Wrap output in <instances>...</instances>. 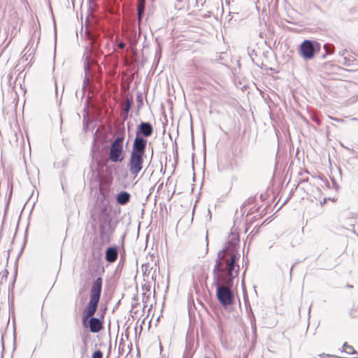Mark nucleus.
I'll return each mask as SVG.
<instances>
[{"mask_svg": "<svg viewBox=\"0 0 358 358\" xmlns=\"http://www.w3.org/2000/svg\"><path fill=\"white\" fill-rule=\"evenodd\" d=\"M152 132L153 128L150 123L141 122L138 127L136 137H137V136H138L140 138H143L142 136L148 137L152 135Z\"/></svg>", "mask_w": 358, "mask_h": 358, "instance_id": "423d86ee", "label": "nucleus"}, {"mask_svg": "<svg viewBox=\"0 0 358 358\" xmlns=\"http://www.w3.org/2000/svg\"><path fill=\"white\" fill-rule=\"evenodd\" d=\"M218 258L213 269V272L217 274L219 283L221 284L217 287L216 296L222 306L227 307L233 304L234 301V294L229 287L232 286L233 279L238 275V257L227 249L220 251Z\"/></svg>", "mask_w": 358, "mask_h": 358, "instance_id": "f257e3e1", "label": "nucleus"}, {"mask_svg": "<svg viewBox=\"0 0 358 358\" xmlns=\"http://www.w3.org/2000/svg\"><path fill=\"white\" fill-rule=\"evenodd\" d=\"M117 250L115 248H108L106 251V260L108 262H114L117 259Z\"/></svg>", "mask_w": 358, "mask_h": 358, "instance_id": "0eeeda50", "label": "nucleus"}, {"mask_svg": "<svg viewBox=\"0 0 358 358\" xmlns=\"http://www.w3.org/2000/svg\"><path fill=\"white\" fill-rule=\"evenodd\" d=\"M102 290V278H98L92 284L90 292V301L85 308L82 315L83 323L87 327L89 322L90 329L92 333H98L103 329V322L96 317H93L97 310Z\"/></svg>", "mask_w": 358, "mask_h": 358, "instance_id": "f03ea898", "label": "nucleus"}, {"mask_svg": "<svg viewBox=\"0 0 358 358\" xmlns=\"http://www.w3.org/2000/svg\"><path fill=\"white\" fill-rule=\"evenodd\" d=\"M124 137H117L110 145L109 159L113 162H122L124 159Z\"/></svg>", "mask_w": 358, "mask_h": 358, "instance_id": "20e7f679", "label": "nucleus"}, {"mask_svg": "<svg viewBox=\"0 0 358 358\" xmlns=\"http://www.w3.org/2000/svg\"><path fill=\"white\" fill-rule=\"evenodd\" d=\"M343 350L349 355H352L355 352V350H354L353 347L348 345L346 343H344L343 345Z\"/></svg>", "mask_w": 358, "mask_h": 358, "instance_id": "9b49d317", "label": "nucleus"}, {"mask_svg": "<svg viewBox=\"0 0 358 358\" xmlns=\"http://www.w3.org/2000/svg\"><path fill=\"white\" fill-rule=\"evenodd\" d=\"M130 194L127 192H122L117 196V201L120 205H125L130 200Z\"/></svg>", "mask_w": 358, "mask_h": 358, "instance_id": "6e6552de", "label": "nucleus"}, {"mask_svg": "<svg viewBox=\"0 0 358 358\" xmlns=\"http://www.w3.org/2000/svg\"><path fill=\"white\" fill-rule=\"evenodd\" d=\"M146 146V139L138 136L135 137L127 164L129 173L134 178H136L143 169Z\"/></svg>", "mask_w": 358, "mask_h": 358, "instance_id": "7ed1b4c3", "label": "nucleus"}, {"mask_svg": "<svg viewBox=\"0 0 358 358\" xmlns=\"http://www.w3.org/2000/svg\"><path fill=\"white\" fill-rule=\"evenodd\" d=\"M299 52L303 59H312L315 55V49L312 42L308 40L304 41L300 45Z\"/></svg>", "mask_w": 358, "mask_h": 358, "instance_id": "39448f33", "label": "nucleus"}, {"mask_svg": "<svg viewBox=\"0 0 358 358\" xmlns=\"http://www.w3.org/2000/svg\"><path fill=\"white\" fill-rule=\"evenodd\" d=\"M103 357V353L101 350H96L95 351L92 355V358H102Z\"/></svg>", "mask_w": 358, "mask_h": 358, "instance_id": "f8f14e48", "label": "nucleus"}, {"mask_svg": "<svg viewBox=\"0 0 358 358\" xmlns=\"http://www.w3.org/2000/svg\"><path fill=\"white\" fill-rule=\"evenodd\" d=\"M328 47H329V45H324V49H326V50H327V52H328L329 54H331V53L333 52V51H331H331H329V50H328V49H327V48H328Z\"/></svg>", "mask_w": 358, "mask_h": 358, "instance_id": "2eb2a0df", "label": "nucleus"}, {"mask_svg": "<svg viewBox=\"0 0 358 358\" xmlns=\"http://www.w3.org/2000/svg\"><path fill=\"white\" fill-rule=\"evenodd\" d=\"M145 0H138V15L139 20L141 19L145 10Z\"/></svg>", "mask_w": 358, "mask_h": 358, "instance_id": "1a4fd4ad", "label": "nucleus"}, {"mask_svg": "<svg viewBox=\"0 0 358 358\" xmlns=\"http://www.w3.org/2000/svg\"><path fill=\"white\" fill-rule=\"evenodd\" d=\"M118 47H119L120 49H123V48H124V47H125V44H124V43H120L118 44Z\"/></svg>", "mask_w": 358, "mask_h": 358, "instance_id": "4468645a", "label": "nucleus"}, {"mask_svg": "<svg viewBox=\"0 0 358 358\" xmlns=\"http://www.w3.org/2000/svg\"><path fill=\"white\" fill-rule=\"evenodd\" d=\"M99 234H100V238L101 239H102L103 241H109V236L108 235L107 232L105 230V227L103 226H101L100 227V229H99Z\"/></svg>", "mask_w": 358, "mask_h": 358, "instance_id": "9d476101", "label": "nucleus"}, {"mask_svg": "<svg viewBox=\"0 0 358 358\" xmlns=\"http://www.w3.org/2000/svg\"><path fill=\"white\" fill-rule=\"evenodd\" d=\"M130 107H131V104H130L129 101H127L126 107H125V111H127V112L129 111L130 109Z\"/></svg>", "mask_w": 358, "mask_h": 358, "instance_id": "ddd939ff", "label": "nucleus"}, {"mask_svg": "<svg viewBox=\"0 0 358 358\" xmlns=\"http://www.w3.org/2000/svg\"><path fill=\"white\" fill-rule=\"evenodd\" d=\"M206 358H210V357H206Z\"/></svg>", "mask_w": 358, "mask_h": 358, "instance_id": "dca6fc26", "label": "nucleus"}]
</instances>
